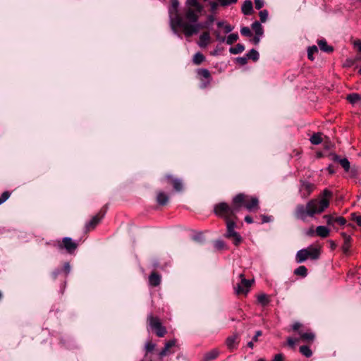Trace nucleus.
<instances>
[{
  "label": "nucleus",
  "instance_id": "nucleus-1",
  "mask_svg": "<svg viewBox=\"0 0 361 361\" xmlns=\"http://www.w3.org/2000/svg\"><path fill=\"white\" fill-rule=\"evenodd\" d=\"M171 4L175 10L174 15H171L170 21L172 29L176 30L178 27L183 28L186 37H191L197 33L201 25L197 22L204 8L198 0H186L183 18L187 22H183V18L178 13V1L172 0Z\"/></svg>",
  "mask_w": 361,
  "mask_h": 361
},
{
  "label": "nucleus",
  "instance_id": "nucleus-2",
  "mask_svg": "<svg viewBox=\"0 0 361 361\" xmlns=\"http://www.w3.org/2000/svg\"><path fill=\"white\" fill-rule=\"evenodd\" d=\"M332 195L331 191L328 189L324 190L318 198L310 200L306 205L298 204L295 210V216L305 221L307 217H313L315 214L322 213L329 207Z\"/></svg>",
  "mask_w": 361,
  "mask_h": 361
},
{
  "label": "nucleus",
  "instance_id": "nucleus-3",
  "mask_svg": "<svg viewBox=\"0 0 361 361\" xmlns=\"http://www.w3.org/2000/svg\"><path fill=\"white\" fill-rule=\"evenodd\" d=\"M232 203L237 207L238 212L242 207L249 212H257L259 209V199L245 193H238L232 199Z\"/></svg>",
  "mask_w": 361,
  "mask_h": 361
},
{
  "label": "nucleus",
  "instance_id": "nucleus-4",
  "mask_svg": "<svg viewBox=\"0 0 361 361\" xmlns=\"http://www.w3.org/2000/svg\"><path fill=\"white\" fill-rule=\"evenodd\" d=\"M238 212L237 207L231 203L220 202L214 205V213L219 218L224 219L226 222L238 220L236 213Z\"/></svg>",
  "mask_w": 361,
  "mask_h": 361
},
{
  "label": "nucleus",
  "instance_id": "nucleus-5",
  "mask_svg": "<svg viewBox=\"0 0 361 361\" xmlns=\"http://www.w3.org/2000/svg\"><path fill=\"white\" fill-rule=\"evenodd\" d=\"M147 324L157 336L162 338L167 334L166 328L162 324L159 317L150 314L147 317Z\"/></svg>",
  "mask_w": 361,
  "mask_h": 361
},
{
  "label": "nucleus",
  "instance_id": "nucleus-6",
  "mask_svg": "<svg viewBox=\"0 0 361 361\" xmlns=\"http://www.w3.org/2000/svg\"><path fill=\"white\" fill-rule=\"evenodd\" d=\"M320 254L321 252L319 248L310 246L306 249L299 250L296 254L295 260L298 263H302L307 259H317L319 257Z\"/></svg>",
  "mask_w": 361,
  "mask_h": 361
},
{
  "label": "nucleus",
  "instance_id": "nucleus-7",
  "mask_svg": "<svg viewBox=\"0 0 361 361\" xmlns=\"http://www.w3.org/2000/svg\"><path fill=\"white\" fill-rule=\"evenodd\" d=\"M60 250H65L68 254H73L78 247V244L69 237L59 240L54 245Z\"/></svg>",
  "mask_w": 361,
  "mask_h": 361
},
{
  "label": "nucleus",
  "instance_id": "nucleus-8",
  "mask_svg": "<svg viewBox=\"0 0 361 361\" xmlns=\"http://www.w3.org/2000/svg\"><path fill=\"white\" fill-rule=\"evenodd\" d=\"M107 209L108 205L106 204L99 210V212L97 214L93 216L92 219L85 224V228L86 233L94 230L97 227V226L101 222V221L104 217L107 212Z\"/></svg>",
  "mask_w": 361,
  "mask_h": 361
},
{
  "label": "nucleus",
  "instance_id": "nucleus-9",
  "mask_svg": "<svg viewBox=\"0 0 361 361\" xmlns=\"http://www.w3.org/2000/svg\"><path fill=\"white\" fill-rule=\"evenodd\" d=\"M237 220L229 221L226 222V233L225 237L227 238L232 239L235 245H239L243 239L240 234L235 231V227Z\"/></svg>",
  "mask_w": 361,
  "mask_h": 361
},
{
  "label": "nucleus",
  "instance_id": "nucleus-10",
  "mask_svg": "<svg viewBox=\"0 0 361 361\" xmlns=\"http://www.w3.org/2000/svg\"><path fill=\"white\" fill-rule=\"evenodd\" d=\"M239 278L240 279V283H238L237 286L234 288L235 293L236 295H246L250 290V288L252 285V283L253 282V280L250 281L246 279L243 273L239 275Z\"/></svg>",
  "mask_w": 361,
  "mask_h": 361
},
{
  "label": "nucleus",
  "instance_id": "nucleus-11",
  "mask_svg": "<svg viewBox=\"0 0 361 361\" xmlns=\"http://www.w3.org/2000/svg\"><path fill=\"white\" fill-rule=\"evenodd\" d=\"M315 188L316 186L314 183L307 180H300L299 191L302 198H307Z\"/></svg>",
  "mask_w": 361,
  "mask_h": 361
},
{
  "label": "nucleus",
  "instance_id": "nucleus-12",
  "mask_svg": "<svg viewBox=\"0 0 361 361\" xmlns=\"http://www.w3.org/2000/svg\"><path fill=\"white\" fill-rule=\"evenodd\" d=\"M198 78L202 82V87L208 86L212 81V75L209 70L206 68H199L197 71Z\"/></svg>",
  "mask_w": 361,
  "mask_h": 361
},
{
  "label": "nucleus",
  "instance_id": "nucleus-13",
  "mask_svg": "<svg viewBox=\"0 0 361 361\" xmlns=\"http://www.w3.org/2000/svg\"><path fill=\"white\" fill-rule=\"evenodd\" d=\"M164 180L167 183L171 185L176 191L180 192L183 190V185L181 179L176 178L172 175H166L164 177Z\"/></svg>",
  "mask_w": 361,
  "mask_h": 361
},
{
  "label": "nucleus",
  "instance_id": "nucleus-14",
  "mask_svg": "<svg viewBox=\"0 0 361 361\" xmlns=\"http://www.w3.org/2000/svg\"><path fill=\"white\" fill-rule=\"evenodd\" d=\"M240 343V337L238 333H233L231 336H228L226 340V344L230 350L237 349Z\"/></svg>",
  "mask_w": 361,
  "mask_h": 361
},
{
  "label": "nucleus",
  "instance_id": "nucleus-15",
  "mask_svg": "<svg viewBox=\"0 0 361 361\" xmlns=\"http://www.w3.org/2000/svg\"><path fill=\"white\" fill-rule=\"evenodd\" d=\"M298 334L300 336V341L307 343V344H312L315 338V334L310 330L307 331H299Z\"/></svg>",
  "mask_w": 361,
  "mask_h": 361
},
{
  "label": "nucleus",
  "instance_id": "nucleus-16",
  "mask_svg": "<svg viewBox=\"0 0 361 361\" xmlns=\"http://www.w3.org/2000/svg\"><path fill=\"white\" fill-rule=\"evenodd\" d=\"M176 340L172 339L166 343L164 348L159 352V357L161 359L163 357L171 354V348L176 345Z\"/></svg>",
  "mask_w": 361,
  "mask_h": 361
},
{
  "label": "nucleus",
  "instance_id": "nucleus-17",
  "mask_svg": "<svg viewBox=\"0 0 361 361\" xmlns=\"http://www.w3.org/2000/svg\"><path fill=\"white\" fill-rule=\"evenodd\" d=\"M161 281V275L156 271H153L149 276V285L152 287H157L159 286Z\"/></svg>",
  "mask_w": 361,
  "mask_h": 361
},
{
  "label": "nucleus",
  "instance_id": "nucleus-18",
  "mask_svg": "<svg viewBox=\"0 0 361 361\" xmlns=\"http://www.w3.org/2000/svg\"><path fill=\"white\" fill-rule=\"evenodd\" d=\"M157 202L160 206H165L169 201V195L166 192L159 190L156 197Z\"/></svg>",
  "mask_w": 361,
  "mask_h": 361
},
{
  "label": "nucleus",
  "instance_id": "nucleus-19",
  "mask_svg": "<svg viewBox=\"0 0 361 361\" xmlns=\"http://www.w3.org/2000/svg\"><path fill=\"white\" fill-rule=\"evenodd\" d=\"M341 235L343 238L342 250L345 255H348L351 247V237L346 233H342Z\"/></svg>",
  "mask_w": 361,
  "mask_h": 361
},
{
  "label": "nucleus",
  "instance_id": "nucleus-20",
  "mask_svg": "<svg viewBox=\"0 0 361 361\" xmlns=\"http://www.w3.org/2000/svg\"><path fill=\"white\" fill-rule=\"evenodd\" d=\"M210 39H211V37H210L209 32H204L200 36V40L198 42V45L200 47L204 48L209 44Z\"/></svg>",
  "mask_w": 361,
  "mask_h": 361
},
{
  "label": "nucleus",
  "instance_id": "nucleus-21",
  "mask_svg": "<svg viewBox=\"0 0 361 361\" xmlns=\"http://www.w3.org/2000/svg\"><path fill=\"white\" fill-rule=\"evenodd\" d=\"M242 13L244 15L249 16L253 12L252 2L250 0H246L243 2L241 8Z\"/></svg>",
  "mask_w": 361,
  "mask_h": 361
},
{
  "label": "nucleus",
  "instance_id": "nucleus-22",
  "mask_svg": "<svg viewBox=\"0 0 361 361\" xmlns=\"http://www.w3.org/2000/svg\"><path fill=\"white\" fill-rule=\"evenodd\" d=\"M219 355L218 349H212V350L206 353L201 361H212L216 359Z\"/></svg>",
  "mask_w": 361,
  "mask_h": 361
},
{
  "label": "nucleus",
  "instance_id": "nucleus-23",
  "mask_svg": "<svg viewBox=\"0 0 361 361\" xmlns=\"http://www.w3.org/2000/svg\"><path fill=\"white\" fill-rule=\"evenodd\" d=\"M333 160L340 163L341 166L345 169V171H348L350 169V162L346 158L340 159L337 154H334Z\"/></svg>",
  "mask_w": 361,
  "mask_h": 361
},
{
  "label": "nucleus",
  "instance_id": "nucleus-24",
  "mask_svg": "<svg viewBox=\"0 0 361 361\" xmlns=\"http://www.w3.org/2000/svg\"><path fill=\"white\" fill-rule=\"evenodd\" d=\"M318 46L322 51L326 53H331L334 51L333 47L329 45L325 39L318 41Z\"/></svg>",
  "mask_w": 361,
  "mask_h": 361
},
{
  "label": "nucleus",
  "instance_id": "nucleus-25",
  "mask_svg": "<svg viewBox=\"0 0 361 361\" xmlns=\"http://www.w3.org/2000/svg\"><path fill=\"white\" fill-rule=\"evenodd\" d=\"M315 231L316 234L322 238H326L329 235V230L324 226H317Z\"/></svg>",
  "mask_w": 361,
  "mask_h": 361
},
{
  "label": "nucleus",
  "instance_id": "nucleus-26",
  "mask_svg": "<svg viewBox=\"0 0 361 361\" xmlns=\"http://www.w3.org/2000/svg\"><path fill=\"white\" fill-rule=\"evenodd\" d=\"M311 143L312 145H319L321 144L323 141L322 139V133H314L312 137L310 139Z\"/></svg>",
  "mask_w": 361,
  "mask_h": 361
},
{
  "label": "nucleus",
  "instance_id": "nucleus-27",
  "mask_svg": "<svg viewBox=\"0 0 361 361\" xmlns=\"http://www.w3.org/2000/svg\"><path fill=\"white\" fill-rule=\"evenodd\" d=\"M252 29L257 35H262L264 33L263 27L258 21H255L252 24Z\"/></svg>",
  "mask_w": 361,
  "mask_h": 361
},
{
  "label": "nucleus",
  "instance_id": "nucleus-28",
  "mask_svg": "<svg viewBox=\"0 0 361 361\" xmlns=\"http://www.w3.org/2000/svg\"><path fill=\"white\" fill-rule=\"evenodd\" d=\"M300 353L305 357H310L312 355V351L308 345H304L300 347Z\"/></svg>",
  "mask_w": 361,
  "mask_h": 361
},
{
  "label": "nucleus",
  "instance_id": "nucleus-29",
  "mask_svg": "<svg viewBox=\"0 0 361 361\" xmlns=\"http://www.w3.org/2000/svg\"><path fill=\"white\" fill-rule=\"evenodd\" d=\"M346 99L350 103V104H355L358 101L361 100V95L357 93H352L348 95H347Z\"/></svg>",
  "mask_w": 361,
  "mask_h": 361
},
{
  "label": "nucleus",
  "instance_id": "nucleus-30",
  "mask_svg": "<svg viewBox=\"0 0 361 361\" xmlns=\"http://www.w3.org/2000/svg\"><path fill=\"white\" fill-rule=\"evenodd\" d=\"M245 50V47L242 44H237L235 47H231L229 51L232 54L242 53Z\"/></svg>",
  "mask_w": 361,
  "mask_h": 361
},
{
  "label": "nucleus",
  "instance_id": "nucleus-31",
  "mask_svg": "<svg viewBox=\"0 0 361 361\" xmlns=\"http://www.w3.org/2000/svg\"><path fill=\"white\" fill-rule=\"evenodd\" d=\"M218 27H224V32L226 34L227 33H229L231 32L233 29H234V27L229 25V24H225V23L224 21H219L217 23H216Z\"/></svg>",
  "mask_w": 361,
  "mask_h": 361
},
{
  "label": "nucleus",
  "instance_id": "nucleus-32",
  "mask_svg": "<svg viewBox=\"0 0 361 361\" xmlns=\"http://www.w3.org/2000/svg\"><path fill=\"white\" fill-rule=\"evenodd\" d=\"M204 60H205L204 56L200 52L196 53L194 55L193 59H192V61L195 65L201 64Z\"/></svg>",
  "mask_w": 361,
  "mask_h": 361
},
{
  "label": "nucleus",
  "instance_id": "nucleus-33",
  "mask_svg": "<svg viewBox=\"0 0 361 361\" xmlns=\"http://www.w3.org/2000/svg\"><path fill=\"white\" fill-rule=\"evenodd\" d=\"M294 274L297 276L305 277L307 275V269L305 266H300L295 269Z\"/></svg>",
  "mask_w": 361,
  "mask_h": 361
},
{
  "label": "nucleus",
  "instance_id": "nucleus-34",
  "mask_svg": "<svg viewBox=\"0 0 361 361\" xmlns=\"http://www.w3.org/2000/svg\"><path fill=\"white\" fill-rule=\"evenodd\" d=\"M257 301L259 303H260L262 306H267L270 300L269 299V297L266 294H260L257 296Z\"/></svg>",
  "mask_w": 361,
  "mask_h": 361
},
{
  "label": "nucleus",
  "instance_id": "nucleus-35",
  "mask_svg": "<svg viewBox=\"0 0 361 361\" xmlns=\"http://www.w3.org/2000/svg\"><path fill=\"white\" fill-rule=\"evenodd\" d=\"M247 59H251L253 61H257L259 59V53L255 49H252L247 54Z\"/></svg>",
  "mask_w": 361,
  "mask_h": 361
},
{
  "label": "nucleus",
  "instance_id": "nucleus-36",
  "mask_svg": "<svg viewBox=\"0 0 361 361\" xmlns=\"http://www.w3.org/2000/svg\"><path fill=\"white\" fill-rule=\"evenodd\" d=\"M214 247L219 251H222L228 249L226 244L221 240H218L214 242Z\"/></svg>",
  "mask_w": 361,
  "mask_h": 361
},
{
  "label": "nucleus",
  "instance_id": "nucleus-37",
  "mask_svg": "<svg viewBox=\"0 0 361 361\" xmlns=\"http://www.w3.org/2000/svg\"><path fill=\"white\" fill-rule=\"evenodd\" d=\"M238 39V35L237 33H231L227 37L225 41L228 44H233Z\"/></svg>",
  "mask_w": 361,
  "mask_h": 361
},
{
  "label": "nucleus",
  "instance_id": "nucleus-38",
  "mask_svg": "<svg viewBox=\"0 0 361 361\" xmlns=\"http://www.w3.org/2000/svg\"><path fill=\"white\" fill-rule=\"evenodd\" d=\"M318 52V48L317 46L314 45L310 47L307 50V56L308 59L311 61L314 60L313 54Z\"/></svg>",
  "mask_w": 361,
  "mask_h": 361
},
{
  "label": "nucleus",
  "instance_id": "nucleus-39",
  "mask_svg": "<svg viewBox=\"0 0 361 361\" xmlns=\"http://www.w3.org/2000/svg\"><path fill=\"white\" fill-rule=\"evenodd\" d=\"M156 347V345L152 343V341H149L148 342L146 343L145 344V351H146V353H145V357L147 355V354L152 351H153L154 350Z\"/></svg>",
  "mask_w": 361,
  "mask_h": 361
},
{
  "label": "nucleus",
  "instance_id": "nucleus-40",
  "mask_svg": "<svg viewBox=\"0 0 361 361\" xmlns=\"http://www.w3.org/2000/svg\"><path fill=\"white\" fill-rule=\"evenodd\" d=\"M240 33L242 35H243L245 37H251L252 35L250 29L248 27H241Z\"/></svg>",
  "mask_w": 361,
  "mask_h": 361
},
{
  "label": "nucleus",
  "instance_id": "nucleus-41",
  "mask_svg": "<svg viewBox=\"0 0 361 361\" xmlns=\"http://www.w3.org/2000/svg\"><path fill=\"white\" fill-rule=\"evenodd\" d=\"M302 324L297 322L292 325V329L294 331L299 332V331H304Z\"/></svg>",
  "mask_w": 361,
  "mask_h": 361
},
{
  "label": "nucleus",
  "instance_id": "nucleus-42",
  "mask_svg": "<svg viewBox=\"0 0 361 361\" xmlns=\"http://www.w3.org/2000/svg\"><path fill=\"white\" fill-rule=\"evenodd\" d=\"M10 196L11 192L9 191L4 192L0 196V204L6 202L9 198Z\"/></svg>",
  "mask_w": 361,
  "mask_h": 361
},
{
  "label": "nucleus",
  "instance_id": "nucleus-43",
  "mask_svg": "<svg viewBox=\"0 0 361 361\" xmlns=\"http://www.w3.org/2000/svg\"><path fill=\"white\" fill-rule=\"evenodd\" d=\"M221 6H227L235 4L238 0H217Z\"/></svg>",
  "mask_w": 361,
  "mask_h": 361
},
{
  "label": "nucleus",
  "instance_id": "nucleus-44",
  "mask_svg": "<svg viewBox=\"0 0 361 361\" xmlns=\"http://www.w3.org/2000/svg\"><path fill=\"white\" fill-rule=\"evenodd\" d=\"M299 341H300L299 338H293L291 337H288L287 338V344L291 348H293L295 347V343Z\"/></svg>",
  "mask_w": 361,
  "mask_h": 361
},
{
  "label": "nucleus",
  "instance_id": "nucleus-45",
  "mask_svg": "<svg viewBox=\"0 0 361 361\" xmlns=\"http://www.w3.org/2000/svg\"><path fill=\"white\" fill-rule=\"evenodd\" d=\"M259 18L262 23H264L268 17V11L267 10L261 11L259 13Z\"/></svg>",
  "mask_w": 361,
  "mask_h": 361
},
{
  "label": "nucleus",
  "instance_id": "nucleus-46",
  "mask_svg": "<svg viewBox=\"0 0 361 361\" xmlns=\"http://www.w3.org/2000/svg\"><path fill=\"white\" fill-rule=\"evenodd\" d=\"M214 35L216 37V39L220 42H224L226 40V37L224 36H221L219 30H215L214 32Z\"/></svg>",
  "mask_w": 361,
  "mask_h": 361
},
{
  "label": "nucleus",
  "instance_id": "nucleus-47",
  "mask_svg": "<svg viewBox=\"0 0 361 361\" xmlns=\"http://www.w3.org/2000/svg\"><path fill=\"white\" fill-rule=\"evenodd\" d=\"M334 223H337L341 226H344L346 224V220L343 216L335 217Z\"/></svg>",
  "mask_w": 361,
  "mask_h": 361
},
{
  "label": "nucleus",
  "instance_id": "nucleus-48",
  "mask_svg": "<svg viewBox=\"0 0 361 361\" xmlns=\"http://www.w3.org/2000/svg\"><path fill=\"white\" fill-rule=\"evenodd\" d=\"M247 60L248 59H247V56L238 57L236 59L237 63H239L241 66L245 65L247 63Z\"/></svg>",
  "mask_w": 361,
  "mask_h": 361
},
{
  "label": "nucleus",
  "instance_id": "nucleus-49",
  "mask_svg": "<svg viewBox=\"0 0 361 361\" xmlns=\"http://www.w3.org/2000/svg\"><path fill=\"white\" fill-rule=\"evenodd\" d=\"M352 220L355 221L358 226H361V216L356 215L355 213L352 214Z\"/></svg>",
  "mask_w": 361,
  "mask_h": 361
},
{
  "label": "nucleus",
  "instance_id": "nucleus-50",
  "mask_svg": "<svg viewBox=\"0 0 361 361\" xmlns=\"http://www.w3.org/2000/svg\"><path fill=\"white\" fill-rule=\"evenodd\" d=\"M324 218L326 220L328 225H332L334 223V217L331 215H324Z\"/></svg>",
  "mask_w": 361,
  "mask_h": 361
},
{
  "label": "nucleus",
  "instance_id": "nucleus-51",
  "mask_svg": "<svg viewBox=\"0 0 361 361\" xmlns=\"http://www.w3.org/2000/svg\"><path fill=\"white\" fill-rule=\"evenodd\" d=\"M255 8L257 10L261 9L264 6L263 0H255Z\"/></svg>",
  "mask_w": 361,
  "mask_h": 361
},
{
  "label": "nucleus",
  "instance_id": "nucleus-52",
  "mask_svg": "<svg viewBox=\"0 0 361 361\" xmlns=\"http://www.w3.org/2000/svg\"><path fill=\"white\" fill-rule=\"evenodd\" d=\"M63 270L65 272L66 276L71 271V266L68 262L65 263V264L63 265Z\"/></svg>",
  "mask_w": 361,
  "mask_h": 361
},
{
  "label": "nucleus",
  "instance_id": "nucleus-53",
  "mask_svg": "<svg viewBox=\"0 0 361 361\" xmlns=\"http://www.w3.org/2000/svg\"><path fill=\"white\" fill-rule=\"evenodd\" d=\"M192 239L197 242H201L202 240V233H198L195 235L193 236Z\"/></svg>",
  "mask_w": 361,
  "mask_h": 361
},
{
  "label": "nucleus",
  "instance_id": "nucleus-54",
  "mask_svg": "<svg viewBox=\"0 0 361 361\" xmlns=\"http://www.w3.org/2000/svg\"><path fill=\"white\" fill-rule=\"evenodd\" d=\"M354 47L357 49L358 51L361 52V41L360 40H356L353 43Z\"/></svg>",
  "mask_w": 361,
  "mask_h": 361
},
{
  "label": "nucleus",
  "instance_id": "nucleus-55",
  "mask_svg": "<svg viewBox=\"0 0 361 361\" xmlns=\"http://www.w3.org/2000/svg\"><path fill=\"white\" fill-rule=\"evenodd\" d=\"M272 361H283V355L281 353L276 354Z\"/></svg>",
  "mask_w": 361,
  "mask_h": 361
},
{
  "label": "nucleus",
  "instance_id": "nucleus-56",
  "mask_svg": "<svg viewBox=\"0 0 361 361\" xmlns=\"http://www.w3.org/2000/svg\"><path fill=\"white\" fill-rule=\"evenodd\" d=\"M261 36H262V35H255L254 36V37L251 39V41L253 42V44H254L257 45V44H259V42L260 37H261Z\"/></svg>",
  "mask_w": 361,
  "mask_h": 361
},
{
  "label": "nucleus",
  "instance_id": "nucleus-57",
  "mask_svg": "<svg viewBox=\"0 0 361 361\" xmlns=\"http://www.w3.org/2000/svg\"><path fill=\"white\" fill-rule=\"evenodd\" d=\"M262 335V331H259H259H256L255 335V336H254V337L252 338V341H253L254 342H257V341H258V338H259V336H261Z\"/></svg>",
  "mask_w": 361,
  "mask_h": 361
},
{
  "label": "nucleus",
  "instance_id": "nucleus-58",
  "mask_svg": "<svg viewBox=\"0 0 361 361\" xmlns=\"http://www.w3.org/2000/svg\"><path fill=\"white\" fill-rule=\"evenodd\" d=\"M316 231L314 230L313 227H311L309 230L306 231L307 235L312 236Z\"/></svg>",
  "mask_w": 361,
  "mask_h": 361
},
{
  "label": "nucleus",
  "instance_id": "nucleus-59",
  "mask_svg": "<svg viewBox=\"0 0 361 361\" xmlns=\"http://www.w3.org/2000/svg\"><path fill=\"white\" fill-rule=\"evenodd\" d=\"M209 4L211 6L212 11L216 10L218 6V4L215 1H211Z\"/></svg>",
  "mask_w": 361,
  "mask_h": 361
},
{
  "label": "nucleus",
  "instance_id": "nucleus-60",
  "mask_svg": "<svg viewBox=\"0 0 361 361\" xmlns=\"http://www.w3.org/2000/svg\"><path fill=\"white\" fill-rule=\"evenodd\" d=\"M262 219V222L263 223H267V222H269L270 221V217L268 216H266V215H262L261 216Z\"/></svg>",
  "mask_w": 361,
  "mask_h": 361
},
{
  "label": "nucleus",
  "instance_id": "nucleus-61",
  "mask_svg": "<svg viewBox=\"0 0 361 361\" xmlns=\"http://www.w3.org/2000/svg\"><path fill=\"white\" fill-rule=\"evenodd\" d=\"M245 221L247 224H252L253 222L252 218L248 215L245 217Z\"/></svg>",
  "mask_w": 361,
  "mask_h": 361
},
{
  "label": "nucleus",
  "instance_id": "nucleus-62",
  "mask_svg": "<svg viewBox=\"0 0 361 361\" xmlns=\"http://www.w3.org/2000/svg\"><path fill=\"white\" fill-rule=\"evenodd\" d=\"M327 170L330 174H334L335 173V170L332 165H329L327 168Z\"/></svg>",
  "mask_w": 361,
  "mask_h": 361
},
{
  "label": "nucleus",
  "instance_id": "nucleus-63",
  "mask_svg": "<svg viewBox=\"0 0 361 361\" xmlns=\"http://www.w3.org/2000/svg\"><path fill=\"white\" fill-rule=\"evenodd\" d=\"M254 343V341H250V342H248V343H247V346H248L250 348H251V349H252V348H253V347H254V343Z\"/></svg>",
  "mask_w": 361,
  "mask_h": 361
},
{
  "label": "nucleus",
  "instance_id": "nucleus-64",
  "mask_svg": "<svg viewBox=\"0 0 361 361\" xmlns=\"http://www.w3.org/2000/svg\"><path fill=\"white\" fill-rule=\"evenodd\" d=\"M218 51H218V49H216L214 50L213 51H212V52H211V54H212V55H213V56H216V55H217V54H218Z\"/></svg>",
  "mask_w": 361,
  "mask_h": 361
}]
</instances>
